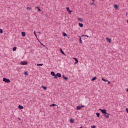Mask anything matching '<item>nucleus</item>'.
Instances as JSON below:
<instances>
[{
	"instance_id": "f257e3e1",
	"label": "nucleus",
	"mask_w": 128,
	"mask_h": 128,
	"mask_svg": "<svg viewBox=\"0 0 128 128\" xmlns=\"http://www.w3.org/2000/svg\"><path fill=\"white\" fill-rule=\"evenodd\" d=\"M99 110L101 111V112L104 114V117L106 118H110V114L106 112V110L104 109L102 110L101 108H99Z\"/></svg>"
},
{
	"instance_id": "f03ea898",
	"label": "nucleus",
	"mask_w": 128,
	"mask_h": 128,
	"mask_svg": "<svg viewBox=\"0 0 128 128\" xmlns=\"http://www.w3.org/2000/svg\"><path fill=\"white\" fill-rule=\"evenodd\" d=\"M3 82H7V84H8L10 82V80L9 79H8L6 78H3Z\"/></svg>"
},
{
	"instance_id": "7ed1b4c3",
	"label": "nucleus",
	"mask_w": 128,
	"mask_h": 128,
	"mask_svg": "<svg viewBox=\"0 0 128 128\" xmlns=\"http://www.w3.org/2000/svg\"><path fill=\"white\" fill-rule=\"evenodd\" d=\"M82 108H84V106L82 105V106H76V110H82Z\"/></svg>"
},
{
	"instance_id": "20e7f679",
	"label": "nucleus",
	"mask_w": 128,
	"mask_h": 128,
	"mask_svg": "<svg viewBox=\"0 0 128 128\" xmlns=\"http://www.w3.org/2000/svg\"><path fill=\"white\" fill-rule=\"evenodd\" d=\"M50 74L51 76H54V78H58V76H56V74H54V72H50Z\"/></svg>"
},
{
	"instance_id": "39448f33",
	"label": "nucleus",
	"mask_w": 128,
	"mask_h": 128,
	"mask_svg": "<svg viewBox=\"0 0 128 128\" xmlns=\"http://www.w3.org/2000/svg\"><path fill=\"white\" fill-rule=\"evenodd\" d=\"M20 64L22 66H26V64H28V62H26V61H22L20 62Z\"/></svg>"
},
{
	"instance_id": "423d86ee",
	"label": "nucleus",
	"mask_w": 128,
	"mask_h": 128,
	"mask_svg": "<svg viewBox=\"0 0 128 128\" xmlns=\"http://www.w3.org/2000/svg\"><path fill=\"white\" fill-rule=\"evenodd\" d=\"M66 10H67V12H68L70 14H72V10H70V8H68V7H67L66 8Z\"/></svg>"
},
{
	"instance_id": "0eeeda50",
	"label": "nucleus",
	"mask_w": 128,
	"mask_h": 128,
	"mask_svg": "<svg viewBox=\"0 0 128 128\" xmlns=\"http://www.w3.org/2000/svg\"><path fill=\"white\" fill-rule=\"evenodd\" d=\"M106 40H107V42H109L110 44V42H112V39L108 38H106Z\"/></svg>"
},
{
	"instance_id": "6e6552de",
	"label": "nucleus",
	"mask_w": 128,
	"mask_h": 128,
	"mask_svg": "<svg viewBox=\"0 0 128 128\" xmlns=\"http://www.w3.org/2000/svg\"><path fill=\"white\" fill-rule=\"evenodd\" d=\"M56 76L58 78H62V74L60 73H57Z\"/></svg>"
},
{
	"instance_id": "1a4fd4ad",
	"label": "nucleus",
	"mask_w": 128,
	"mask_h": 128,
	"mask_svg": "<svg viewBox=\"0 0 128 128\" xmlns=\"http://www.w3.org/2000/svg\"><path fill=\"white\" fill-rule=\"evenodd\" d=\"M78 26H80V28H82L84 26V24L82 23H78Z\"/></svg>"
},
{
	"instance_id": "9d476101",
	"label": "nucleus",
	"mask_w": 128,
	"mask_h": 128,
	"mask_svg": "<svg viewBox=\"0 0 128 128\" xmlns=\"http://www.w3.org/2000/svg\"><path fill=\"white\" fill-rule=\"evenodd\" d=\"M114 8H116V10H118V4H115L114 6Z\"/></svg>"
},
{
	"instance_id": "9b49d317",
	"label": "nucleus",
	"mask_w": 128,
	"mask_h": 128,
	"mask_svg": "<svg viewBox=\"0 0 128 128\" xmlns=\"http://www.w3.org/2000/svg\"><path fill=\"white\" fill-rule=\"evenodd\" d=\"M78 20H79V22H84V20H82V18H78Z\"/></svg>"
},
{
	"instance_id": "f8f14e48",
	"label": "nucleus",
	"mask_w": 128,
	"mask_h": 128,
	"mask_svg": "<svg viewBox=\"0 0 128 128\" xmlns=\"http://www.w3.org/2000/svg\"><path fill=\"white\" fill-rule=\"evenodd\" d=\"M62 78H64V80H68V77H66L64 76V75L62 76Z\"/></svg>"
},
{
	"instance_id": "ddd939ff",
	"label": "nucleus",
	"mask_w": 128,
	"mask_h": 128,
	"mask_svg": "<svg viewBox=\"0 0 128 128\" xmlns=\"http://www.w3.org/2000/svg\"><path fill=\"white\" fill-rule=\"evenodd\" d=\"M18 108H20V110H24V107L20 105H19Z\"/></svg>"
},
{
	"instance_id": "4468645a",
	"label": "nucleus",
	"mask_w": 128,
	"mask_h": 128,
	"mask_svg": "<svg viewBox=\"0 0 128 128\" xmlns=\"http://www.w3.org/2000/svg\"><path fill=\"white\" fill-rule=\"evenodd\" d=\"M36 8H37V10H38V12H42V10H40V7L36 6Z\"/></svg>"
},
{
	"instance_id": "2eb2a0df",
	"label": "nucleus",
	"mask_w": 128,
	"mask_h": 128,
	"mask_svg": "<svg viewBox=\"0 0 128 128\" xmlns=\"http://www.w3.org/2000/svg\"><path fill=\"white\" fill-rule=\"evenodd\" d=\"M74 119L71 118L70 119V122H71V124H74Z\"/></svg>"
},
{
	"instance_id": "dca6fc26",
	"label": "nucleus",
	"mask_w": 128,
	"mask_h": 128,
	"mask_svg": "<svg viewBox=\"0 0 128 128\" xmlns=\"http://www.w3.org/2000/svg\"><path fill=\"white\" fill-rule=\"evenodd\" d=\"M22 36H26V32H22Z\"/></svg>"
},
{
	"instance_id": "f3484780",
	"label": "nucleus",
	"mask_w": 128,
	"mask_h": 128,
	"mask_svg": "<svg viewBox=\"0 0 128 128\" xmlns=\"http://www.w3.org/2000/svg\"><path fill=\"white\" fill-rule=\"evenodd\" d=\"M42 88H44V90H46V88H46V86H42Z\"/></svg>"
},
{
	"instance_id": "a211bd4d",
	"label": "nucleus",
	"mask_w": 128,
	"mask_h": 128,
	"mask_svg": "<svg viewBox=\"0 0 128 128\" xmlns=\"http://www.w3.org/2000/svg\"><path fill=\"white\" fill-rule=\"evenodd\" d=\"M60 52H61V53H62V54H64V56H66V54H64V51L60 49Z\"/></svg>"
},
{
	"instance_id": "6ab92c4d",
	"label": "nucleus",
	"mask_w": 128,
	"mask_h": 128,
	"mask_svg": "<svg viewBox=\"0 0 128 128\" xmlns=\"http://www.w3.org/2000/svg\"><path fill=\"white\" fill-rule=\"evenodd\" d=\"M80 44H82V37L80 36Z\"/></svg>"
},
{
	"instance_id": "aec40b11",
	"label": "nucleus",
	"mask_w": 128,
	"mask_h": 128,
	"mask_svg": "<svg viewBox=\"0 0 128 128\" xmlns=\"http://www.w3.org/2000/svg\"><path fill=\"white\" fill-rule=\"evenodd\" d=\"M16 47H14L12 48V51L16 52Z\"/></svg>"
},
{
	"instance_id": "412c9836",
	"label": "nucleus",
	"mask_w": 128,
	"mask_h": 128,
	"mask_svg": "<svg viewBox=\"0 0 128 128\" xmlns=\"http://www.w3.org/2000/svg\"><path fill=\"white\" fill-rule=\"evenodd\" d=\"M96 80V77H94L92 79V82H94V80Z\"/></svg>"
},
{
	"instance_id": "4be33fe9",
	"label": "nucleus",
	"mask_w": 128,
	"mask_h": 128,
	"mask_svg": "<svg viewBox=\"0 0 128 128\" xmlns=\"http://www.w3.org/2000/svg\"><path fill=\"white\" fill-rule=\"evenodd\" d=\"M102 80H103V82H108V80H106V79H104V78H102Z\"/></svg>"
},
{
	"instance_id": "5701e85b",
	"label": "nucleus",
	"mask_w": 128,
	"mask_h": 128,
	"mask_svg": "<svg viewBox=\"0 0 128 128\" xmlns=\"http://www.w3.org/2000/svg\"><path fill=\"white\" fill-rule=\"evenodd\" d=\"M38 42L40 44H42V46H44V48L46 46L45 45H44V44H42V42H40L38 40Z\"/></svg>"
},
{
	"instance_id": "b1692460",
	"label": "nucleus",
	"mask_w": 128,
	"mask_h": 128,
	"mask_svg": "<svg viewBox=\"0 0 128 128\" xmlns=\"http://www.w3.org/2000/svg\"><path fill=\"white\" fill-rule=\"evenodd\" d=\"M74 60H76L75 64H78V59L76 58H74Z\"/></svg>"
},
{
	"instance_id": "393cba45",
	"label": "nucleus",
	"mask_w": 128,
	"mask_h": 128,
	"mask_svg": "<svg viewBox=\"0 0 128 128\" xmlns=\"http://www.w3.org/2000/svg\"><path fill=\"white\" fill-rule=\"evenodd\" d=\"M57 106V105L56 104H51L50 106V107H52V106Z\"/></svg>"
},
{
	"instance_id": "a878e982",
	"label": "nucleus",
	"mask_w": 128,
	"mask_h": 128,
	"mask_svg": "<svg viewBox=\"0 0 128 128\" xmlns=\"http://www.w3.org/2000/svg\"><path fill=\"white\" fill-rule=\"evenodd\" d=\"M34 34L35 36H36V38H38V36H36V31H34Z\"/></svg>"
},
{
	"instance_id": "bb28decb",
	"label": "nucleus",
	"mask_w": 128,
	"mask_h": 128,
	"mask_svg": "<svg viewBox=\"0 0 128 128\" xmlns=\"http://www.w3.org/2000/svg\"><path fill=\"white\" fill-rule=\"evenodd\" d=\"M96 114L98 118H100V114L97 112V113H96Z\"/></svg>"
},
{
	"instance_id": "cd10ccee",
	"label": "nucleus",
	"mask_w": 128,
	"mask_h": 128,
	"mask_svg": "<svg viewBox=\"0 0 128 128\" xmlns=\"http://www.w3.org/2000/svg\"><path fill=\"white\" fill-rule=\"evenodd\" d=\"M4 32V31L2 30V29L0 28V34H2Z\"/></svg>"
},
{
	"instance_id": "c85d7f7f",
	"label": "nucleus",
	"mask_w": 128,
	"mask_h": 128,
	"mask_svg": "<svg viewBox=\"0 0 128 128\" xmlns=\"http://www.w3.org/2000/svg\"><path fill=\"white\" fill-rule=\"evenodd\" d=\"M63 36H66L68 35L66 34V33H63Z\"/></svg>"
},
{
	"instance_id": "c756f323",
	"label": "nucleus",
	"mask_w": 128,
	"mask_h": 128,
	"mask_svg": "<svg viewBox=\"0 0 128 128\" xmlns=\"http://www.w3.org/2000/svg\"><path fill=\"white\" fill-rule=\"evenodd\" d=\"M82 36H86V38H88V35H82Z\"/></svg>"
},
{
	"instance_id": "7c9ffc66",
	"label": "nucleus",
	"mask_w": 128,
	"mask_h": 128,
	"mask_svg": "<svg viewBox=\"0 0 128 128\" xmlns=\"http://www.w3.org/2000/svg\"><path fill=\"white\" fill-rule=\"evenodd\" d=\"M37 66H44V64H37Z\"/></svg>"
},
{
	"instance_id": "2f4dec72",
	"label": "nucleus",
	"mask_w": 128,
	"mask_h": 128,
	"mask_svg": "<svg viewBox=\"0 0 128 128\" xmlns=\"http://www.w3.org/2000/svg\"><path fill=\"white\" fill-rule=\"evenodd\" d=\"M24 74H25V76H28V72H24Z\"/></svg>"
},
{
	"instance_id": "473e14b6",
	"label": "nucleus",
	"mask_w": 128,
	"mask_h": 128,
	"mask_svg": "<svg viewBox=\"0 0 128 128\" xmlns=\"http://www.w3.org/2000/svg\"><path fill=\"white\" fill-rule=\"evenodd\" d=\"M26 10H32V8L30 7H26Z\"/></svg>"
},
{
	"instance_id": "72a5a7b5",
	"label": "nucleus",
	"mask_w": 128,
	"mask_h": 128,
	"mask_svg": "<svg viewBox=\"0 0 128 128\" xmlns=\"http://www.w3.org/2000/svg\"><path fill=\"white\" fill-rule=\"evenodd\" d=\"M96 126H91V128H96Z\"/></svg>"
},
{
	"instance_id": "f704fd0d",
	"label": "nucleus",
	"mask_w": 128,
	"mask_h": 128,
	"mask_svg": "<svg viewBox=\"0 0 128 128\" xmlns=\"http://www.w3.org/2000/svg\"><path fill=\"white\" fill-rule=\"evenodd\" d=\"M90 4H91L92 6V5H94V4H94V2H93L92 3H90Z\"/></svg>"
},
{
	"instance_id": "c9c22d12",
	"label": "nucleus",
	"mask_w": 128,
	"mask_h": 128,
	"mask_svg": "<svg viewBox=\"0 0 128 128\" xmlns=\"http://www.w3.org/2000/svg\"><path fill=\"white\" fill-rule=\"evenodd\" d=\"M108 82V84H110V81L107 82Z\"/></svg>"
},
{
	"instance_id": "e433bc0d",
	"label": "nucleus",
	"mask_w": 128,
	"mask_h": 128,
	"mask_svg": "<svg viewBox=\"0 0 128 128\" xmlns=\"http://www.w3.org/2000/svg\"><path fill=\"white\" fill-rule=\"evenodd\" d=\"M126 92H128V88L126 89Z\"/></svg>"
},
{
	"instance_id": "4c0bfd02",
	"label": "nucleus",
	"mask_w": 128,
	"mask_h": 128,
	"mask_svg": "<svg viewBox=\"0 0 128 128\" xmlns=\"http://www.w3.org/2000/svg\"><path fill=\"white\" fill-rule=\"evenodd\" d=\"M126 22L127 24H128V20H126Z\"/></svg>"
},
{
	"instance_id": "58836bf2",
	"label": "nucleus",
	"mask_w": 128,
	"mask_h": 128,
	"mask_svg": "<svg viewBox=\"0 0 128 128\" xmlns=\"http://www.w3.org/2000/svg\"><path fill=\"white\" fill-rule=\"evenodd\" d=\"M93 2H94V0H92Z\"/></svg>"
},
{
	"instance_id": "ea45409f",
	"label": "nucleus",
	"mask_w": 128,
	"mask_h": 128,
	"mask_svg": "<svg viewBox=\"0 0 128 128\" xmlns=\"http://www.w3.org/2000/svg\"><path fill=\"white\" fill-rule=\"evenodd\" d=\"M80 128H82V126H80Z\"/></svg>"
},
{
	"instance_id": "a19ab883",
	"label": "nucleus",
	"mask_w": 128,
	"mask_h": 128,
	"mask_svg": "<svg viewBox=\"0 0 128 128\" xmlns=\"http://www.w3.org/2000/svg\"><path fill=\"white\" fill-rule=\"evenodd\" d=\"M38 32V34H40V32Z\"/></svg>"
},
{
	"instance_id": "79ce46f5",
	"label": "nucleus",
	"mask_w": 128,
	"mask_h": 128,
	"mask_svg": "<svg viewBox=\"0 0 128 128\" xmlns=\"http://www.w3.org/2000/svg\"><path fill=\"white\" fill-rule=\"evenodd\" d=\"M57 106L58 108V106Z\"/></svg>"
}]
</instances>
